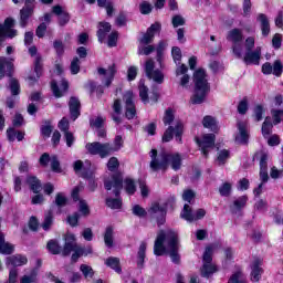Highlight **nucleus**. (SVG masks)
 I'll return each instance as SVG.
<instances>
[{
  "label": "nucleus",
  "instance_id": "obj_1",
  "mask_svg": "<svg viewBox=\"0 0 283 283\" xmlns=\"http://www.w3.org/2000/svg\"><path fill=\"white\" fill-rule=\"evenodd\" d=\"M180 242L178 241V232L171 229L159 231L154 245L155 255H165V252L169 254L171 261L175 264L180 262Z\"/></svg>",
  "mask_w": 283,
  "mask_h": 283
},
{
  "label": "nucleus",
  "instance_id": "obj_2",
  "mask_svg": "<svg viewBox=\"0 0 283 283\" xmlns=\"http://www.w3.org/2000/svg\"><path fill=\"white\" fill-rule=\"evenodd\" d=\"M149 156L151 158L150 169L153 171H167L169 167L174 171H179L182 167V156L178 153H167L164 150L158 154V150L151 149Z\"/></svg>",
  "mask_w": 283,
  "mask_h": 283
},
{
  "label": "nucleus",
  "instance_id": "obj_3",
  "mask_svg": "<svg viewBox=\"0 0 283 283\" xmlns=\"http://www.w3.org/2000/svg\"><path fill=\"white\" fill-rule=\"evenodd\" d=\"M104 187L107 191H114L115 196L120 195V189H125L128 196H134L136 193V182L134 179L127 177L123 182V175L119 172L113 175L111 178L105 179Z\"/></svg>",
  "mask_w": 283,
  "mask_h": 283
},
{
  "label": "nucleus",
  "instance_id": "obj_4",
  "mask_svg": "<svg viewBox=\"0 0 283 283\" xmlns=\"http://www.w3.org/2000/svg\"><path fill=\"white\" fill-rule=\"evenodd\" d=\"M195 93L190 98L192 105H200L205 103L207 94H209V82L207 81V73L199 69L193 73Z\"/></svg>",
  "mask_w": 283,
  "mask_h": 283
},
{
  "label": "nucleus",
  "instance_id": "obj_5",
  "mask_svg": "<svg viewBox=\"0 0 283 283\" xmlns=\"http://www.w3.org/2000/svg\"><path fill=\"white\" fill-rule=\"evenodd\" d=\"M72 262H77L81 255H90L92 253V248L86 250L76 244V237L73 233H66L65 245L63 250V255H70L72 253Z\"/></svg>",
  "mask_w": 283,
  "mask_h": 283
},
{
  "label": "nucleus",
  "instance_id": "obj_6",
  "mask_svg": "<svg viewBox=\"0 0 283 283\" xmlns=\"http://www.w3.org/2000/svg\"><path fill=\"white\" fill-rule=\"evenodd\" d=\"M171 56L177 65L176 76H181L180 85L181 87H187L189 85V75L187 74V72H189V69L185 64L180 63V61H182V51L180 50V48L174 46L171 50Z\"/></svg>",
  "mask_w": 283,
  "mask_h": 283
},
{
  "label": "nucleus",
  "instance_id": "obj_7",
  "mask_svg": "<svg viewBox=\"0 0 283 283\" xmlns=\"http://www.w3.org/2000/svg\"><path fill=\"white\" fill-rule=\"evenodd\" d=\"M227 41H230V43H232V52L237 56V59H242V41H244L242 30H230L227 35Z\"/></svg>",
  "mask_w": 283,
  "mask_h": 283
},
{
  "label": "nucleus",
  "instance_id": "obj_8",
  "mask_svg": "<svg viewBox=\"0 0 283 283\" xmlns=\"http://www.w3.org/2000/svg\"><path fill=\"white\" fill-rule=\"evenodd\" d=\"M216 249V245H209L206 248V251L203 253V266L201 269V275L202 277H209L210 275H213L218 269H216V265L211 264L213 250Z\"/></svg>",
  "mask_w": 283,
  "mask_h": 283
},
{
  "label": "nucleus",
  "instance_id": "obj_9",
  "mask_svg": "<svg viewBox=\"0 0 283 283\" xmlns=\"http://www.w3.org/2000/svg\"><path fill=\"white\" fill-rule=\"evenodd\" d=\"M111 149L112 144L109 143L101 144L98 142H93L86 144V150L88 151V154H91L92 156H99V158H107V156L112 154Z\"/></svg>",
  "mask_w": 283,
  "mask_h": 283
},
{
  "label": "nucleus",
  "instance_id": "obj_10",
  "mask_svg": "<svg viewBox=\"0 0 283 283\" xmlns=\"http://www.w3.org/2000/svg\"><path fill=\"white\" fill-rule=\"evenodd\" d=\"M111 149L112 144L109 143L101 144L98 142H93L86 144V150L88 151V154H91L92 156H99V158H107V156L112 154Z\"/></svg>",
  "mask_w": 283,
  "mask_h": 283
},
{
  "label": "nucleus",
  "instance_id": "obj_11",
  "mask_svg": "<svg viewBox=\"0 0 283 283\" xmlns=\"http://www.w3.org/2000/svg\"><path fill=\"white\" fill-rule=\"evenodd\" d=\"M266 160H269V155L262 154L260 159V179L262 182L259 185L258 188L254 189V196H260V193H262V187L264 182L269 181Z\"/></svg>",
  "mask_w": 283,
  "mask_h": 283
},
{
  "label": "nucleus",
  "instance_id": "obj_12",
  "mask_svg": "<svg viewBox=\"0 0 283 283\" xmlns=\"http://www.w3.org/2000/svg\"><path fill=\"white\" fill-rule=\"evenodd\" d=\"M197 143L203 156H209V151H211L216 145V135L205 134L201 138H197Z\"/></svg>",
  "mask_w": 283,
  "mask_h": 283
},
{
  "label": "nucleus",
  "instance_id": "obj_13",
  "mask_svg": "<svg viewBox=\"0 0 283 283\" xmlns=\"http://www.w3.org/2000/svg\"><path fill=\"white\" fill-rule=\"evenodd\" d=\"M145 72L146 76L148 78H153L155 83H163L165 75H163V72L160 70H156V63L154 60H147L145 63Z\"/></svg>",
  "mask_w": 283,
  "mask_h": 283
},
{
  "label": "nucleus",
  "instance_id": "obj_14",
  "mask_svg": "<svg viewBox=\"0 0 283 283\" xmlns=\"http://www.w3.org/2000/svg\"><path fill=\"white\" fill-rule=\"evenodd\" d=\"M207 216V211H205V209H198L196 211V213H193L191 211V207H189V205H185L184 206V210L181 211V214L180 217L184 219V220H187V222H193L196 220H202V218Z\"/></svg>",
  "mask_w": 283,
  "mask_h": 283
},
{
  "label": "nucleus",
  "instance_id": "obj_15",
  "mask_svg": "<svg viewBox=\"0 0 283 283\" xmlns=\"http://www.w3.org/2000/svg\"><path fill=\"white\" fill-rule=\"evenodd\" d=\"M13 3H21V1H24L25 7L21 10V20H20V25L21 28H25L28 25V19L32 17L33 12V4L34 0H12Z\"/></svg>",
  "mask_w": 283,
  "mask_h": 283
},
{
  "label": "nucleus",
  "instance_id": "obj_16",
  "mask_svg": "<svg viewBox=\"0 0 283 283\" xmlns=\"http://www.w3.org/2000/svg\"><path fill=\"white\" fill-rule=\"evenodd\" d=\"M14 28V20L12 18H7L3 24H0V39H14L17 36V30Z\"/></svg>",
  "mask_w": 283,
  "mask_h": 283
},
{
  "label": "nucleus",
  "instance_id": "obj_17",
  "mask_svg": "<svg viewBox=\"0 0 283 283\" xmlns=\"http://www.w3.org/2000/svg\"><path fill=\"white\" fill-rule=\"evenodd\" d=\"M174 134H175V138L177 140V143H182V123H177L176 125V129H174V127H169L163 136V142L164 143H169V140H171L174 138Z\"/></svg>",
  "mask_w": 283,
  "mask_h": 283
},
{
  "label": "nucleus",
  "instance_id": "obj_18",
  "mask_svg": "<svg viewBox=\"0 0 283 283\" xmlns=\"http://www.w3.org/2000/svg\"><path fill=\"white\" fill-rule=\"evenodd\" d=\"M98 74L101 76V81L104 83L106 87H109L112 85V81H114V76H116V66L113 64L108 66L107 70L105 69H98Z\"/></svg>",
  "mask_w": 283,
  "mask_h": 283
},
{
  "label": "nucleus",
  "instance_id": "obj_19",
  "mask_svg": "<svg viewBox=\"0 0 283 283\" xmlns=\"http://www.w3.org/2000/svg\"><path fill=\"white\" fill-rule=\"evenodd\" d=\"M160 23L156 22L150 25V28L147 29L146 33L142 36L139 40L142 45H149L154 41V36H156V32H160Z\"/></svg>",
  "mask_w": 283,
  "mask_h": 283
},
{
  "label": "nucleus",
  "instance_id": "obj_20",
  "mask_svg": "<svg viewBox=\"0 0 283 283\" xmlns=\"http://www.w3.org/2000/svg\"><path fill=\"white\" fill-rule=\"evenodd\" d=\"M124 101L126 104V118L132 120L134 116H136V106L134 105V93L132 91H127L124 95Z\"/></svg>",
  "mask_w": 283,
  "mask_h": 283
},
{
  "label": "nucleus",
  "instance_id": "obj_21",
  "mask_svg": "<svg viewBox=\"0 0 283 283\" xmlns=\"http://www.w3.org/2000/svg\"><path fill=\"white\" fill-rule=\"evenodd\" d=\"M148 213H150V216H159L157 220V224L160 227V224H165V214L167 213V205L160 206V203L155 202L149 208Z\"/></svg>",
  "mask_w": 283,
  "mask_h": 283
},
{
  "label": "nucleus",
  "instance_id": "obj_22",
  "mask_svg": "<svg viewBox=\"0 0 283 283\" xmlns=\"http://www.w3.org/2000/svg\"><path fill=\"white\" fill-rule=\"evenodd\" d=\"M81 187H75L72 191V198L75 202H78V211L82 213V216H90V206L87 205V201L80 199L78 193H81Z\"/></svg>",
  "mask_w": 283,
  "mask_h": 283
},
{
  "label": "nucleus",
  "instance_id": "obj_23",
  "mask_svg": "<svg viewBox=\"0 0 283 283\" xmlns=\"http://www.w3.org/2000/svg\"><path fill=\"white\" fill-rule=\"evenodd\" d=\"M261 56L262 49L258 46L254 51H247L243 61L247 65H260Z\"/></svg>",
  "mask_w": 283,
  "mask_h": 283
},
{
  "label": "nucleus",
  "instance_id": "obj_24",
  "mask_svg": "<svg viewBox=\"0 0 283 283\" xmlns=\"http://www.w3.org/2000/svg\"><path fill=\"white\" fill-rule=\"evenodd\" d=\"M239 134L235 137L237 143L245 144L249 142V129L247 122H239L237 124Z\"/></svg>",
  "mask_w": 283,
  "mask_h": 283
},
{
  "label": "nucleus",
  "instance_id": "obj_25",
  "mask_svg": "<svg viewBox=\"0 0 283 283\" xmlns=\"http://www.w3.org/2000/svg\"><path fill=\"white\" fill-rule=\"evenodd\" d=\"M67 81L65 80H62L61 84L56 83V81L51 82V88L56 98H61L67 92Z\"/></svg>",
  "mask_w": 283,
  "mask_h": 283
},
{
  "label": "nucleus",
  "instance_id": "obj_26",
  "mask_svg": "<svg viewBox=\"0 0 283 283\" xmlns=\"http://www.w3.org/2000/svg\"><path fill=\"white\" fill-rule=\"evenodd\" d=\"M12 70H14V64H12L11 59L0 57V80L6 76V74L11 75Z\"/></svg>",
  "mask_w": 283,
  "mask_h": 283
},
{
  "label": "nucleus",
  "instance_id": "obj_27",
  "mask_svg": "<svg viewBox=\"0 0 283 283\" xmlns=\"http://www.w3.org/2000/svg\"><path fill=\"white\" fill-rule=\"evenodd\" d=\"M52 12L53 14H56V17H59V23L60 25H65V23L70 22V13H67V11H65V9H63V7L61 6H54L52 8Z\"/></svg>",
  "mask_w": 283,
  "mask_h": 283
},
{
  "label": "nucleus",
  "instance_id": "obj_28",
  "mask_svg": "<svg viewBox=\"0 0 283 283\" xmlns=\"http://www.w3.org/2000/svg\"><path fill=\"white\" fill-rule=\"evenodd\" d=\"M112 32V24L108 22H99L97 24V38L99 43H103L107 39V34Z\"/></svg>",
  "mask_w": 283,
  "mask_h": 283
},
{
  "label": "nucleus",
  "instance_id": "obj_29",
  "mask_svg": "<svg viewBox=\"0 0 283 283\" xmlns=\"http://www.w3.org/2000/svg\"><path fill=\"white\" fill-rule=\"evenodd\" d=\"M71 118L76 120L81 116V102L76 97H71L69 102Z\"/></svg>",
  "mask_w": 283,
  "mask_h": 283
},
{
  "label": "nucleus",
  "instance_id": "obj_30",
  "mask_svg": "<svg viewBox=\"0 0 283 283\" xmlns=\"http://www.w3.org/2000/svg\"><path fill=\"white\" fill-rule=\"evenodd\" d=\"M28 264V256L22 254H15L7 258V266H24Z\"/></svg>",
  "mask_w": 283,
  "mask_h": 283
},
{
  "label": "nucleus",
  "instance_id": "obj_31",
  "mask_svg": "<svg viewBox=\"0 0 283 283\" xmlns=\"http://www.w3.org/2000/svg\"><path fill=\"white\" fill-rule=\"evenodd\" d=\"M0 253L3 255H12L14 253V247L11 243L6 242V237L0 232Z\"/></svg>",
  "mask_w": 283,
  "mask_h": 283
},
{
  "label": "nucleus",
  "instance_id": "obj_32",
  "mask_svg": "<svg viewBox=\"0 0 283 283\" xmlns=\"http://www.w3.org/2000/svg\"><path fill=\"white\" fill-rule=\"evenodd\" d=\"M262 262L256 260L252 263V272L251 280L252 282H260V277H262V268L260 266Z\"/></svg>",
  "mask_w": 283,
  "mask_h": 283
},
{
  "label": "nucleus",
  "instance_id": "obj_33",
  "mask_svg": "<svg viewBox=\"0 0 283 283\" xmlns=\"http://www.w3.org/2000/svg\"><path fill=\"white\" fill-rule=\"evenodd\" d=\"M258 21L261 23L263 36H269V33L271 32V24L269 23V18L261 13L258 17Z\"/></svg>",
  "mask_w": 283,
  "mask_h": 283
},
{
  "label": "nucleus",
  "instance_id": "obj_34",
  "mask_svg": "<svg viewBox=\"0 0 283 283\" xmlns=\"http://www.w3.org/2000/svg\"><path fill=\"white\" fill-rule=\"evenodd\" d=\"M7 138L10 143H14L15 140L21 142L24 138V134L14 129L13 127H10L7 130Z\"/></svg>",
  "mask_w": 283,
  "mask_h": 283
},
{
  "label": "nucleus",
  "instance_id": "obj_35",
  "mask_svg": "<svg viewBox=\"0 0 283 283\" xmlns=\"http://www.w3.org/2000/svg\"><path fill=\"white\" fill-rule=\"evenodd\" d=\"M202 125L206 129L210 132H218V122L212 116H205L202 119Z\"/></svg>",
  "mask_w": 283,
  "mask_h": 283
},
{
  "label": "nucleus",
  "instance_id": "obj_36",
  "mask_svg": "<svg viewBox=\"0 0 283 283\" xmlns=\"http://www.w3.org/2000/svg\"><path fill=\"white\" fill-rule=\"evenodd\" d=\"M27 185H29L33 193H39L41 189H43V187L41 186V181L36 179V177H28Z\"/></svg>",
  "mask_w": 283,
  "mask_h": 283
},
{
  "label": "nucleus",
  "instance_id": "obj_37",
  "mask_svg": "<svg viewBox=\"0 0 283 283\" xmlns=\"http://www.w3.org/2000/svg\"><path fill=\"white\" fill-rule=\"evenodd\" d=\"M105 264L113 269L116 273H120V260L118 258L111 256L105 261Z\"/></svg>",
  "mask_w": 283,
  "mask_h": 283
},
{
  "label": "nucleus",
  "instance_id": "obj_38",
  "mask_svg": "<svg viewBox=\"0 0 283 283\" xmlns=\"http://www.w3.org/2000/svg\"><path fill=\"white\" fill-rule=\"evenodd\" d=\"M113 120H115V123H120V112H123V106H120V99H115L113 104Z\"/></svg>",
  "mask_w": 283,
  "mask_h": 283
},
{
  "label": "nucleus",
  "instance_id": "obj_39",
  "mask_svg": "<svg viewBox=\"0 0 283 283\" xmlns=\"http://www.w3.org/2000/svg\"><path fill=\"white\" fill-rule=\"evenodd\" d=\"M148 88L145 86V81L140 80L139 81V96L143 101V103L147 104L149 103V95H148Z\"/></svg>",
  "mask_w": 283,
  "mask_h": 283
},
{
  "label": "nucleus",
  "instance_id": "obj_40",
  "mask_svg": "<svg viewBox=\"0 0 283 283\" xmlns=\"http://www.w3.org/2000/svg\"><path fill=\"white\" fill-rule=\"evenodd\" d=\"M39 281L38 279V272L36 270H32L30 274H24L20 279V283H36Z\"/></svg>",
  "mask_w": 283,
  "mask_h": 283
},
{
  "label": "nucleus",
  "instance_id": "obj_41",
  "mask_svg": "<svg viewBox=\"0 0 283 283\" xmlns=\"http://www.w3.org/2000/svg\"><path fill=\"white\" fill-rule=\"evenodd\" d=\"M271 132H273V124L271 123V117H266L262 125V134L264 138L270 136Z\"/></svg>",
  "mask_w": 283,
  "mask_h": 283
},
{
  "label": "nucleus",
  "instance_id": "obj_42",
  "mask_svg": "<svg viewBox=\"0 0 283 283\" xmlns=\"http://www.w3.org/2000/svg\"><path fill=\"white\" fill-rule=\"evenodd\" d=\"M97 6H99V8H105L108 17L114 14V4H112L111 1L97 0Z\"/></svg>",
  "mask_w": 283,
  "mask_h": 283
},
{
  "label": "nucleus",
  "instance_id": "obj_43",
  "mask_svg": "<svg viewBox=\"0 0 283 283\" xmlns=\"http://www.w3.org/2000/svg\"><path fill=\"white\" fill-rule=\"evenodd\" d=\"M248 200H249V197L247 196L239 197L233 201V209H235L237 211H240V209H244V207H247Z\"/></svg>",
  "mask_w": 283,
  "mask_h": 283
},
{
  "label": "nucleus",
  "instance_id": "obj_44",
  "mask_svg": "<svg viewBox=\"0 0 283 283\" xmlns=\"http://www.w3.org/2000/svg\"><path fill=\"white\" fill-rule=\"evenodd\" d=\"M147 251V243L145 242H142L140 245H139V250H138V261H137V264L138 266H143V263L145 262V253Z\"/></svg>",
  "mask_w": 283,
  "mask_h": 283
},
{
  "label": "nucleus",
  "instance_id": "obj_45",
  "mask_svg": "<svg viewBox=\"0 0 283 283\" xmlns=\"http://www.w3.org/2000/svg\"><path fill=\"white\" fill-rule=\"evenodd\" d=\"M10 91L12 96H19V94H21V85L19 84V80L17 78L10 80Z\"/></svg>",
  "mask_w": 283,
  "mask_h": 283
},
{
  "label": "nucleus",
  "instance_id": "obj_46",
  "mask_svg": "<svg viewBox=\"0 0 283 283\" xmlns=\"http://www.w3.org/2000/svg\"><path fill=\"white\" fill-rule=\"evenodd\" d=\"M114 229L112 227L106 228V232L104 234V242L106 247H113L114 244Z\"/></svg>",
  "mask_w": 283,
  "mask_h": 283
},
{
  "label": "nucleus",
  "instance_id": "obj_47",
  "mask_svg": "<svg viewBox=\"0 0 283 283\" xmlns=\"http://www.w3.org/2000/svg\"><path fill=\"white\" fill-rule=\"evenodd\" d=\"M123 147V137L120 135H117L114 139L113 145L111 144V154H114V151H120Z\"/></svg>",
  "mask_w": 283,
  "mask_h": 283
},
{
  "label": "nucleus",
  "instance_id": "obj_48",
  "mask_svg": "<svg viewBox=\"0 0 283 283\" xmlns=\"http://www.w3.org/2000/svg\"><path fill=\"white\" fill-rule=\"evenodd\" d=\"M273 125H280L283 122V109H272L271 111Z\"/></svg>",
  "mask_w": 283,
  "mask_h": 283
},
{
  "label": "nucleus",
  "instance_id": "obj_49",
  "mask_svg": "<svg viewBox=\"0 0 283 283\" xmlns=\"http://www.w3.org/2000/svg\"><path fill=\"white\" fill-rule=\"evenodd\" d=\"M228 158H230L229 150H227V149L220 150L217 155V164L224 165L227 163Z\"/></svg>",
  "mask_w": 283,
  "mask_h": 283
},
{
  "label": "nucleus",
  "instance_id": "obj_50",
  "mask_svg": "<svg viewBox=\"0 0 283 283\" xmlns=\"http://www.w3.org/2000/svg\"><path fill=\"white\" fill-rule=\"evenodd\" d=\"M80 271H82V273L86 280L94 277V270L92 269V266H90L87 264H82L80 266Z\"/></svg>",
  "mask_w": 283,
  "mask_h": 283
},
{
  "label": "nucleus",
  "instance_id": "obj_51",
  "mask_svg": "<svg viewBox=\"0 0 283 283\" xmlns=\"http://www.w3.org/2000/svg\"><path fill=\"white\" fill-rule=\"evenodd\" d=\"M165 48H167V42L165 41L159 42L157 46V56H158L157 61L160 67H163V52L165 51Z\"/></svg>",
  "mask_w": 283,
  "mask_h": 283
},
{
  "label": "nucleus",
  "instance_id": "obj_52",
  "mask_svg": "<svg viewBox=\"0 0 283 283\" xmlns=\"http://www.w3.org/2000/svg\"><path fill=\"white\" fill-rule=\"evenodd\" d=\"M264 106L262 105H256L253 109V117L254 119L259 123L260 120H262V116L264 115Z\"/></svg>",
  "mask_w": 283,
  "mask_h": 283
},
{
  "label": "nucleus",
  "instance_id": "obj_53",
  "mask_svg": "<svg viewBox=\"0 0 283 283\" xmlns=\"http://www.w3.org/2000/svg\"><path fill=\"white\" fill-rule=\"evenodd\" d=\"M231 187H232V185L230 182H224L223 185H221L219 187L220 196H223V197L231 196Z\"/></svg>",
  "mask_w": 283,
  "mask_h": 283
},
{
  "label": "nucleus",
  "instance_id": "obj_54",
  "mask_svg": "<svg viewBox=\"0 0 283 283\" xmlns=\"http://www.w3.org/2000/svg\"><path fill=\"white\" fill-rule=\"evenodd\" d=\"M116 43H118V32L113 31L108 34L107 45L108 48H116Z\"/></svg>",
  "mask_w": 283,
  "mask_h": 283
},
{
  "label": "nucleus",
  "instance_id": "obj_55",
  "mask_svg": "<svg viewBox=\"0 0 283 283\" xmlns=\"http://www.w3.org/2000/svg\"><path fill=\"white\" fill-rule=\"evenodd\" d=\"M106 205L111 209H120V207H123V201H120V199L108 198L106 199Z\"/></svg>",
  "mask_w": 283,
  "mask_h": 283
},
{
  "label": "nucleus",
  "instance_id": "obj_56",
  "mask_svg": "<svg viewBox=\"0 0 283 283\" xmlns=\"http://www.w3.org/2000/svg\"><path fill=\"white\" fill-rule=\"evenodd\" d=\"M139 10H140L142 14H149L151 12V10H154V7L149 2L143 1L139 4Z\"/></svg>",
  "mask_w": 283,
  "mask_h": 283
},
{
  "label": "nucleus",
  "instance_id": "obj_57",
  "mask_svg": "<svg viewBox=\"0 0 283 283\" xmlns=\"http://www.w3.org/2000/svg\"><path fill=\"white\" fill-rule=\"evenodd\" d=\"M163 122H164V125H171V123H174V111L171 108H168L165 112Z\"/></svg>",
  "mask_w": 283,
  "mask_h": 283
},
{
  "label": "nucleus",
  "instance_id": "obj_58",
  "mask_svg": "<svg viewBox=\"0 0 283 283\" xmlns=\"http://www.w3.org/2000/svg\"><path fill=\"white\" fill-rule=\"evenodd\" d=\"M34 72L36 74V78L41 77V74L43 72V64L41 57H36L34 62Z\"/></svg>",
  "mask_w": 283,
  "mask_h": 283
},
{
  "label": "nucleus",
  "instance_id": "obj_59",
  "mask_svg": "<svg viewBox=\"0 0 283 283\" xmlns=\"http://www.w3.org/2000/svg\"><path fill=\"white\" fill-rule=\"evenodd\" d=\"M120 163H118V158L112 157L107 163L108 171H116L119 167Z\"/></svg>",
  "mask_w": 283,
  "mask_h": 283
},
{
  "label": "nucleus",
  "instance_id": "obj_60",
  "mask_svg": "<svg viewBox=\"0 0 283 283\" xmlns=\"http://www.w3.org/2000/svg\"><path fill=\"white\" fill-rule=\"evenodd\" d=\"M52 222H53L52 212H49L44 217V222L42 223V229H44V231H49V229L52 227Z\"/></svg>",
  "mask_w": 283,
  "mask_h": 283
},
{
  "label": "nucleus",
  "instance_id": "obj_61",
  "mask_svg": "<svg viewBox=\"0 0 283 283\" xmlns=\"http://www.w3.org/2000/svg\"><path fill=\"white\" fill-rule=\"evenodd\" d=\"M78 72H81V60H78V57H75L71 62V73L78 74Z\"/></svg>",
  "mask_w": 283,
  "mask_h": 283
},
{
  "label": "nucleus",
  "instance_id": "obj_62",
  "mask_svg": "<svg viewBox=\"0 0 283 283\" xmlns=\"http://www.w3.org/2000/svg\"><path fill=\"white\" fill-rule=\"evenodd\" d=\"M238 112L239 114H247V112H249V102L247 101V98H243L239 105H238Z\"/></svg>",
  "mask_w": 283,
  "mask_h": 283
},
{
  "label": "nucleus",
  "instance_id": "obj_63",
  "mask_svg": "<svg viewBox=\"0 0 283 283\" xmlns=\"http://www.w3.org/2000/svg\"><path fill=\"white\" fill-rule=\"evenodd\" d=\"M46 249L50 251V253L56 255V253H59L60 250L59 243H56V241L51 240L48 242Z\"/></svg>",
  "mask_w": 283,
  "mask_h": 283
},
{
  "label": "nucleus",
  "instance_id": "obj_64",
  "mask_svg": "<svg viewBox=\"0 0 283 283\" xmlns=\"http://www.w3.org/2000/svg\"><path fill=\"white\" fill-rule=\"evenodd\" d=\"M154 52V46L148 45V46H139L138 49V54H144L145 56H149Z\"/></svg>",
  "mask_w": 283,
  "mask_h": 283
}]
</instances>
